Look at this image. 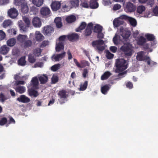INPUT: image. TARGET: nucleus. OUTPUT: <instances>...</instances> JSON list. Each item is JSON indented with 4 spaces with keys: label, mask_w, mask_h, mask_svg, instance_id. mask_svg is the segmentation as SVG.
<instances>
[{
    "label": "nucleus",
    "mask_w": 158,
    "mask_h": 158,
    "mask_svg": "<svg viewBox=\"0 0 158 158\" xmlns=\"http://www.w3.org/2000/svg\"><path fill=\"white\" fill-rule=\"evenodd\" d=\"M6 36L5 33L2 30H0V40L4 39Z\"/></svg>",
    "instance_id": "nucleus-57"
},
{
    "label": "nucleus",
    "mask_w": 158,
    "mask_h": 158,
    "mask_svg": "<svg viewBox=\"0 0 158 158\" xmlns=\"http://www.w3.org/2000/svg\"><path fill=\"white\" fill-rule=\"evenodd\" d=\"M86 26V23L84 22H82L80 26L76 29V32H80L81 30L84 29Z\"/></svg>",
    "instance_id": "nucleus-30"
},
{
    "label": "nucleus",
    "mask_w": 158,
    "mask_h": 158,
    "mask_svg": "<svg viewBox=\"0 0 158 158\" xmlns=\"http://www.w3.org/2000/svg\"><path fill=\"white\" fill-rule=\"evenodd\" d=\"M44 0H32V2L38 7L41 6L43 3Z\"/></svg>",
    "instance_id": "nucleus-39"
},
{
    "label": "nucleus",
    "mask_w": 158,
    "mask_h": 158,
    "mask_svg": "<svg viewBox=\"0 0 158 158\" xmlns=\"http://www.w3.org/2000/svg\"><path fill=\"white\" fill-rule=\"evenodd\" d=\"M130 24L133 27H135L137 25V22L136 20L131 17L129 18L128 20Z\"/></svg>",
    "instance_id": "nucleus-47"
},
{
    "label": "nucleus",
    "mask_w": 158,
    "mask_h": 158,
    "mask_svg": "<svg viewBox=\"0 0 158 158\" xmlns=\"http://www.w3.org/2000/svg\"><path fill=\"white\" fill-rule=\"evenodd\" d=\"M116 69L115 71L118 73L126 69L128 67L127 64L126 63V60L123 59H118L115 63Z\"/></svg>",
    "instance_id": "nucleus-1"
},
{
    "label": "nucleus",
    "mask_w": 158,
    "mask_h": 158,
    "mask_svg": "<svg viewBox=\"0 0 158 158\" xmlns=\"http://www.w3.org/2000/svg\"><path fill=\"white\" fill-rule=\"evenodd\" d=\"M16 92L22 94L25 92L26 89L24 86L18 85L14 88Z\"/></svg>",
    "instance_id": "nucleus-20"
},
{
    "label": "nucleus",
    "mask_w": 158,
    "mask_h": 158,
    "mask_svg": "<svg viewBox=\"0 0 158 158\" xmlns=\"http://www.w3.org/2000/svg\"><path fill=\"white\" fill-rule=\"evenodd\" d=\"M61 64H57L52 66L51 68V70L53 72H55L59 69L60 67Z\"/></svg>",
    "instance_id": "nucleus-42"
},
{
    "label": "nucleus",
    "mask_w": 158,
    "mask_h": 158,
    "mask_svg": "<svg viewBox=\"0 0 158 158\" xmlns=\"http://www.w3.org/2000/svg\"><path fill=\"white\" fill-rule=\"evenodd\" d=\"M65 52H64L60 54H57L54 57L55 60L59 61L60 59H61L65 56Z\"/></svg>",
    "instance_id": "nucleus-27"
},
{
    "label": "nucleus",
    "mask_w": 158,
    "mask_h": 158,
    "mask_svg": "<svg viewBox=\"0 0 158 158\" xmlns=\"http://www.w3.org/2000/svg\"><path fill=\"white\" fill-rule=\"evenodd\" d=\"M76 18L74 15H70L66 18V20L68 23H72L75 21Z\"/></svg>",
    "instance_id": "nucleus-24"
},
{
    "label": "nucleus",
    "mask_w": 158,
    "mask_h": 158,
    "mask_svg": "<svg viewBox=\"0 0 158 158\" xmlns=\"http://www.w3.org/2000/svg\"><path fill=\"white\" fill-rule=\"evenodd\" d=\"M28 60L29 62L31 63H33L36 61V59L35 58L34 56H32V55H29Z\"/></svg>",
    "instance_id": "nucleus-51"
},
{
    "label": "nucleus",
    "mask_w": 158,
    "mask_h": 158,
    "mask_svg": "<svg viewBox=\"0 0 158 158\" xmlns=\"http://www.w3.org/2000/svg\"><path fill=\"white\" fill-rule=\"evenodd\" d=\"M25 57H21L18 60V62L19 65L24 66L25 65L26 63V61L25 60Z\"/></svg>",
    "instance_id": "nucleus-37"
},
{
    "label": "nucleus",
    "mask_w": 158,
    "mask_h": 158,
    "mask_svg": "<svg viewBox=\"0 0 158 158\" xmlns=\"http://www.w3.org/2000/svg\"><path fill=\"white\" fill-rule=\"evenodd\" d=\"M88 86V81H85L83 84H81L80 85L79 90L80 91H84L86 89Z\"/></svg>",
    "instance_id": "nucleus-40"
},
{
    "label": "nucleus",
    "mask_w": 158,
    "mask_h": 158,
    "mask_svg": "<svg viewBox=\"0 0 158 158\" xmlns=\"http://www.w3.org/2000/svg\"><path fill=\"white\" fill-rule=\"evenodd\" d=\"M34 89L31 88L30 89H29L28 90V95L31 97L35 98L37 97L39 94L38 91L36 90H34Z\"/></svg>",
    "instance_id": "nucleus-14"
},
{
    "label": "nucleus",
    "mask_w": 158,
    "mask_h": 158,
    "mask_svg": "<svg viewBox=\"0 0 158 158\" xmlns=\"http://www.w3.org/2000/svg\"><path fill=\"white\" fill-rule=\"evenodd\" d=\"M12 22L10 20H5L3 23V26L4 27L6 28L8 26L12 25Z\"/></svg>",
    "instance_id": "nucleus-32"
},
{
    "label": "nucleus",
    "mask_w": 158,
    "mask_h": 158,
    "mask_svg": "<svg viewBox=\"0 0 158 158\" xmlns=\"http://www.w3.org/2000/svg\"><path fill=\"white\" fill-rule=\"evenodd\" d=\"M153 13L155 15L157 16L158 15V6H156L153 10Z\"/></svg>",
    "instance_id": "nucleus-62"
},
{
    "label": "nucleus",
    "mask_w": 158,
    "mask_h": 158,
    "mask_svg": "<svg viewBox=\"0 0 158 158\" xmlns=\"http://www.w3.org/2000/svg\"><path fill=\"white\" fill-rule=\"evenodd\" d=\"M146 42V39L143 36H140L138 40L137 44L139 45L142 46Z\"/></svg>",
    "instance_id": "nucleus-31"
},
{
    "label": "nucleus",
    "mask_w": 158,
    "mask_h": 158,
    "mask_svg": "<svg viewBox=\"0 0 158 158\" xmlns=\"http://www.w3.org/2000/svg\"><path fill=\"white\" fill-rule=\"evenodd\" d=\"M93 27V24L92 23H88L84 31L85 36H88L91 35L92 32Z\"/></svg>",
    "instance_id": "nucleus-9"
},
{
    "label": "nucleus",
    "mask_w": 158,
    "mask_h": 158,
    "mask_svg": "<svg viewBox=\"0 0 158 158\" xmlns=\"http://www.w3.org/2000/svg\"><path fill=\"white\" fill-rule=\"evenodd\" d=\"M110 51L113 53L116 52L117 50V48L115 46H112L110 48Z\"/></svg>",
    "instance_id": "nucleus-61"
},
{
    "label": "nucleus",
    "mask_w": 158,
    "mask_h": 158,
    "mask_svg": "<svg viewBox=\"0 0 158 158\" xmlns=\"http://www.w3.org/2000/svg\"><path fill=\"white\" fill-rule=\"evenodd\" d=\"M145 37L148 41H152L155 39L154 35L152 34H147L145 35Z\"/></svg>",
    "instance_id": "nucleus-45"
},
{
    "label": "nucleus",
    "mask_w": 158,
    "mask_h": 158,
    "mask_svg": "<svg viewBox=\"0 0 158 158\" xmlns=\"http://www.w3.org/2000/svg\"><path fill=\"white\" fill-rule=\"evenodd\" d=\"M61 3L59 2L55 1L52 2L51 7L53 11H56L58 10L60 7Z\"/></svg>",
    "instance_id": "nucleus-16"
},
{
    "label": "nucleus",
    "mask_w": 158,
    "mask_h": 158,
    "mask_svg": "<svg viewBox=\"0 0 158 158\" xmlns=\"http://www.w3.org/2000/svg\"><path fill=\"white\" fill-rule=\"evenodd\" d=\"M104 43V41L103 40H99L93 41L92 44V46L94 47H96L98 51H102L105 49V47L102 46Z\"/></svg>",
    "instance_id": "nucleus-2"
},
{
    "label": "nucleus",
    "mask_w": 158,
    "mask_h": 158,
    "mask_svg": "<svg viewBox=\"0 0 158 158\" xmlns=\"http://www.w3.org/2000/svg\"><path fill=\"white\" fill-rule=\"evenodd\" d=\"M110 88V85L109 84L106 85L101 88V92L104 94H106Z\"/></svg>",
    "instance_id": "nucleus-23"
},
{
    "label": "nucleus",
    "mask_w": 158,
    "mask_h": 158,
    "mask_svg": "<svg viewBox=\"0 0 158 158\" xmlns=\"http://www.w3.org/2000/svg\"><path fill=\"white\" fill-rule=\"evenodd\" d=\"M43 33L44 35L49 36L54 32V29L51 26L48 25L44 27Z\"/></svg>",
    "instance_id": "nucleus-6"
},
{
    "label": "nucleus",
    "mask_w": 158,
    "mask_h": 158,
    "mask_svg": "<svg viewBox=\"0 0 158 158\" xmlns=\"http://www.w3.org/2000/svg\"><path fill=\"white\" fill-rule=\"evenodd\" d=\"M121 7L120 5L118 4H116L114 5L113 6V10H117L120 9Z\"/></svg>",
    "instance_id": "nucleus-59"
},
{
    "label": "nucleus",
    "mask_w": 158,
    "mask_h": 158,
    "mask_svg": "<svg viewBox=\"0 0 158 158\" xmlns=\"http://www.w3.org/2000/svg\"><path fill=\"white\" fill-rule=\"evenodd\" d=\"M120 50L126 56H131L132 55V49L129 44H124L121 47Z\"/></svg>",
    "instance_id": "nucleus-4"
},
{
    "label": "nucleus",
    "mask_w": 158,
    "mask_h": 158,
    "mask_svg": "<svg viewBox=\"0 0 158 158\" xmlns=\"http://www.w3.org/2000/svg\"><path fill=\"white\" fill-rule=\"evenodd\" d=\"M19 26L20 28V29L24 31H26L27 27V25L25 24L21 21L19 22Z\"/></svg>",
    "instance_id": "nucleus-29"
},
{
    "label": "nucleus",
    "mask_w": 158,
    "mask_h": 158,
    "mask_svg": "<svg viewBox=\"0 0 158 158\" xmlns=\"http://www.w3.org/2000/svg\"><path fill=\"white\" fill-rule=\"evenodd\" d=\"M147 64L150 66H152L156 65V63L151 60L150 57L149 59H148L147 60Z\"/></svg>",
    "instance_id": "nucleus-53"
},
{
    "label": "nucleus",
    "mask_w": 158,
    "mask_h": 158,
    "mask_svg": "<svg viewBox=\"0 0 158 158\" xmlns=\"http://www.w3.org/2000/svg\"><path fill=\"white\" fill-rule=\"evenodd\" d=\"M79 36L77 34L73 33L67 35L68 39L70 41H74L77 40L79 38Z\"/></svg>",
    "instance_id": "nucleus-15"
},
{
    "label": "nucleus",
    "mask_w": 158,
    "mask_h": 158,
    "mask_svg": "<svg viewBox=\"0 0 158 158\" xmlns=\"http://www.w3.org/2000/svg\"><path fill=\"white\" fill-rule=\"evenodd\" d=\"M41 15L44 16H48L50 15L51 11L49 8L47 7H43L40 10Z\"/></svg>",
    "instance_id": "nucleus-11"
},
{
    "label": "nucleus",
    "mask_w": 158,
    "mask_h": 158,
    "mask_svg": "<svg viewBox=\"0 0 158 158\" xmlns=\"http://www.w3.org/2000/svg\"><path fill=\"white\" fill-rule=\"evenodd\" d=\"M42 50L40 48H36L33 52V53L35 56L39 57L41 54Z\"/></svg>",
    "instance_id": "nucleus-41"
},
{
    "label": "nucleus",
    "mask_w": 158,
    "mask_h": 158,
    "mask_svg": "<svg viewBox=\"0 0 158 158\" xmlns=\"http://www.w3.org/2000/svg\"><path fill=\"white\" fill-rule=\"evenodd\" d=\"M111 75V73L109 71L105 72L101 77V79L104 80L107 79Z\"/></svg>",
    "instance_id": "nucleus-35"
},
{
    "label": "nucleus",
    "mask_w": 158,
    "mask_h": 158,
    "mask_svg": "<svg viewBox=\"0 0 158 158\" xmlns=\"http://www.w3.org/2000/svg\"><path fill=\"white\" fill-rule=\"evenodd\" d=\"M54 22L56 24V27L57 28H60L63 26L61 22V19L60 17H56L54 20Z\"/></svg>",
    "instance_id": "nucleus-18"
},
{
    "label": "nucleus",
    "mask_w": 158,
    "mask_h": 158,
    "mask_svg": "<svg viewBox=\"0 0 158 158\" xmlns=\"http://www.w3.org/2000/svg\"><path fill=\"white\" fill-rule=\"evenodd\" d=\"M7 119L6 117H3L0 118V125L3 126L6 123Z\"/></svg>",
    "instance_id": "nucleus-50"
},
{
    "label": "nucleus",
    "mask_w": 158,
    "mask_h": 158,
    "mask_svg": "<svg viewBox=\"0 0 158 158\" xmlns=\"http://www.w3.org/2000/svg\"><path fill=\"white\" fill-rule=\"evenodd\" d=\"M23 20L27 25V27H29L30 26V22L29 19L27 17H24L23 18Z\"/></svg>",
    "instance_id": "nucleus-56"
},
{
    "label": "nucleus",
    "mask_w": 158,
    "mask_h": 158,
    "mask_svg": "<svg viewBox=\"0 0 158 158\" xmlns=\"http://www.w3.org/2000/svg\"><path fill=\"white\" fill-rule=\"evenodd\" d=\"M25 3V0H14V3L17 6H22Z\"/></svg>",
    "instance_id": "nucleus-49"
},
{
    "label": "nucleus",
    "mask_w": 158,
    "mask_h": 158,
    "mask_svg": "<svg viewBox=\"0 0 158 158\" xmlns=\"http://www.w3.org/2000/svg\"><path fill=\"white\" fill-rule=\"evenodd\" d=\"M8 14L10 17L12 19L16 18L18 15V12L15 8H10L8 11Z\"/></svg>",
    "instance_id": "nucleus-7"
},
{
    "label": "nucleus",
    "mask_w": 158,
    "mask_h": 158,
    "mask_svg": "<svg viewBox=\"0 0 158 158\" xmlns=\"http://www.w3.org/2000/svg\"><path fill=\"white\" fill-rule=\"evenodd\" d=\"M49 42L48 40H44L41 44L40 47L43 48L48 45Z\"/></svg>",
    "instance_id": "nucleus-54"
},
{
    "label": "nucleus",
    "mask_w": 158,
    "mask_h": 158,
    "mask_svg": "<svg viewBox=\"0 0 158 158\" xmlns=\"http://www.w3.org/2000/svg\"><path fill=\"white\" fill-rule=\"evenodd\" d=\"M32 24L34 27H40L41 26V22L40 19L38 17L34 18L32 20Z\"/></svg>",
    "instance_id": "nucleus-12"
},
{
    "label": "nucleus",
    "mask_w": 158,
    "mask_h": 158,
    "mask_svg": "<svg viewBox=\"0 0 158 158\" xmlns=\"http://www.w3.org/2000/svg\"><path fill=\"white\" fill-rule=\"evenodd\" d=\"M145 10V7L143 6H138L137 8V12L139 14H141Z\"/></svg>",
    "instance_id": "nucleus-44"
},
{
    "label": "nucleus",
    "mask_w": 158,
    "mask_h": 158,
    "mask_svg": "<svg viewBox=\"0 0 158 158\" xmlns=\"http://www.w3.org/2000/svg\"><path fill=\"white\" fill-rule=\"evenodd\" d=\"M17 100L19 102L23 103L29 102L30 100L29 98L24 95H22L17 98Z\"/></svg>",
    "instance_id": "nucleus-10"
},
{
    "label": "nucleus",
    "mask_w": 158,
    "mask_h": 158,
    "mask_svg": "<svg viewBox=\"0 0 158 158\" xmlns=\"http://www.w3.org/2000/svg\"><path fill=\"white\" fill-rule=\"evenodd\" d=\"M21 12L24 14H27L29 11V8L27 3L21 6Z\"/></svg>",
    "instance_id": "nucleus-22"
},
{
    "label": "nucleus",
    "mask_w": 158,
    "mask_h": 158,
    "mask_svg": "<svg viewBox=\"0 0 158 158\" xmlns=\"http://www.w3.org/2000/svg\"><path fill=\"white\" fill-rule=\"evenodd\" d=\"M99 6L97 2H90L89 7L90 8L95 9L97 8Z\"/></svg>",
    "instance_id": "nucleus-38"
},
{
    "label": "nucleus",
    "mask_w": 158,
    "mask_h": 158,
    "mask_svg": "<svg viewBox=\"0 0 158 158\" xmlns=\"http://www.w3.org/2000/svg\"><path fill=\"white\" fill-rule=\"evenodd\" d=\"M136 6L130 2H127L125 10L126 12H132L135 11Z\"/></svg>",
    "instance_id": "nucleus-8"
},
{
    "label": "nucleus",
    "mask_w": 158,
    "mask_h": 158,
    "mask_svg": "<svg viewBox=\"0 0 158 158\" xmlns=\"http://www.w3.org/2000/svg\"><path fill=\"white\" fill-rule=\"evenodd\" d=\"M10 48L6 45H3L0 48V53L5 55L9 51Z\"/></svg>",
    "instance_id": "nucleus-17"
},
{
    "label": "nucleus",
    "mask_w": 158,
    "mask_h": 158,
    "mask_svg": "<svg viewBox=\"0 0 158 158\" xmlns=\"http://www.w3.org/2000/svg\"><path fill=\"white\" fill-rule=\"evenodd\" d=\"M32 44V41L31 40H25L23 44V46L25 48H26L31 47Z\"/></svg>",
    "instance_id": "nucleus-33"
},
{
    "label": "nucleus",
    "mask_w": 158,
    "mask_h": 158,
    "mask_svg": "<svg viewBox=\"0 0 158 158\" xmlns=\"http://www.w3.org/2000/svg\"><path fill=\"white\" fill-rule=\"evenodd\" d=\"M103 3L105 5H110L111 3L110 0H103Z\"/></svg>",
    "instance_id": "nucleus-60"
},
{
    "label": "nucleus",
    "mask_w": 158,
    "mask_h": 158,
    "mask_svg": "<svg viewBox=\"0 0 158 158\" xmlns=\"http://www.w3.org/2000/svg\"><path fill=\"white\" fill-rule=\"evenodd\" d=\"M123 23L124 21L118 18L115 19L113 22V25L116 27L123 24Z\"/></svg>",
    "instance_id": "nucleus-21"
},
{
    "label": "nucleus",
    "mask_w": 158,
    "mask_h": 158,
    "mask_svg": "<svg viewBox=\"0 0 158 158\" xmlns=\"http://www.w3.org/2000/svg\"><path fill=\"white\" fill-rule=\"evenodd\" d=\"M64 48V46L63 42H60L57 44H56V50L57 52H59Z\"/></svg>",
    "instance_id": "nucleus-25"
},
{
    "label": "nucleus",
    "mask_w": 158,
    "mask_h": 158,
    "mask_svg": "<svg viewBox=\"0 0 158 158\" xmlns=\"http://www.w3.org/2000/svg\"><path fill=\"white\" fill-rule=\"evenodd\" d=\"M81 5L83 7L85 8H89V5L86 2H84L81 4Z\"/></svg>",
    "instance_id": "nucleus-64"
},
{
    "label": "nucleus",
    "mask_w": 158,
    "mask_h": 158,
    "mask_svg": "<svg viewBox=\"0 0 158 158\" xmlns=\"http://www.w3.org/2000/svg\"><path fill=\"white\" fill-rule=\"evenodd\" d=\"M126 85L127 88H129L130 89L132 88L133 86L132 83L130 81L127 82L126 84Z\"/></svg>",
    "instance_id": "nucleus-63"
},
{
    "label": "nucleus",
    "mask_w": 158,
    "mask_h": 158,
    "mask_svg": "<svg viewBox=\"0 0 158 158\" xmlns=\"http://www.w3.org/2000/svg\"><path fill=\"white\" fill-rule=\"evenodd\" d=\"M79 0H70V3L72 6L74 7L79 6Z\"/></svg>",
    "instance_id": "nucleus-46"
},
{
    "label": "nucleus",
    "mask_w": 158,
    "mask_h": 158,
    "mask_svg": "<svg viewBox=\"0 0 158 158\" xmlns=\"http://www.w3.org/2000/svg\"><path fill=\"white\" fill-rule=\"evenodd\" d=\"M59 80L58 77L57 76H53L52 78V84H55L57 83Z\"/></svg>",
    "instance_id": "nucleus-52"
},
{
    "label": "nucleus",
    "mask_w": 158,
    "mask_h": 158,
    "mask_svg": "<svg viewBox=\"0 0 158 158\" xmlns=\"http://www.w3.org/2000/svg\"><path fill=\"white\" fill-rule=\"evenodd\" d=\"M58 95L60 99H62L60 100L59 99V102L60 104H62L65 102L64 99L67 98L69 96L68 92L64 89L60 90L58 94Z\"/></svg>",
    "instance_id": "nucleus-3"
},
{
    "label": "nucleus",
    "mask_w": 158,
    "mask_h": 158,
    "mask_svg": "<svg viewBox=\"0 0 158 158\" xmlns=\"http://www.w3.org/2000/svg\"><path fill=\"white\" fill-rule=\"evenodd\" d=\"M119 36L117 34H115L113 38V41L114 44L116 45H118L119 43V40L118 39Z\"/></svg>",
    "instance_id": "nucleus-48"
},
{
    "label": "nucleus",
    "mask_w": 158,
    "mask_h": 158,
    "mask_svg": "<svg viewBox=\"0 0 158 158\" xmlns=\"http://www.w3.org/2000/svg\"><path fill=\"white\" fill-rule=\"evenodd\" d=\"M44 38V36L40 32H39L38 34L36 33L35 39L37 41H41Z\"/></svg>",
    "instance_id": "nucleus-43"
},
{
    "label": "nucleus",
    "mask_w": 158,
    "mask_h": 158,
    "mask_svg": "<svg viewBox=\"0 0 158 158\" xmlns=\"http://www.w3.org/2000/svg\"><path fill=\"white\" fill-rule=\"evenodd\" d=\"M39 79L41 84H45L48 81V77L46 74H44L39 77Z\"/></svg>",
    "instance_id": "nucleus-19"
},
{
    "label": "nucleus",
    "mask_w": 158,
    "mask_h": 158,
    "mask_svg": "<svg viewBox=\"0 0 158 158\" xmlns=\"http://www.w3.org/2000/svg\"><path fill=\"white\" fill-rule=\"evenodd\" d=\"M136 58L139 61H146L148 59H149V56H145V52L141 51L137 53Z\"/></svg>",
    "instance_id": "nucleus-5"
},
{
    "label": "nucleus",
    "mask_w": 158,
    "mask_h": 158,
    "mask_svg": "<svg viewBox=\"0 0 158 158\" xmlns=\"http://www.w3.org/2000/svg\"><path fill=\"white\" fill-rule=\"evenodd\" d=\"M27 37L26 35H23L19 34L18 36L17 39L21 43H23L26 40Z\"/></svg>",
    "instance_id": "nucleus-26"
},
{
    "label": "nucleus",
    "mask_w": 158,
    "mask_h": 158,
    "mask_svg": "<svg viewBox=\"0 0 158 158\" xmlns=\"http://www.w3.org/2000/svg\"><path fill=\"white\" fill-rule=\"evenodd\" d=\"M8 98L6 97L3 94L0 93V100L1 102H4Z\"/></svg>",
    "instance_id": "nucleus-55"
},
{
    "label": "nucleus",
    "mask_w": 158,
    "mask_h": 158,
    "mask_svg": "<svg viewBox=\"0 0 158 158\" xmlns=\"http://www.w3.org/2000/svg\"><path fill=\"white\" fill-rule=\"evenodd\" d=\"M102 27L99 25L97 24L94 27V32L95 33L102 32Z\"/></svg>",
    "instance_id": "nucleus-34"
},
{
    "label": "nucleus",
    "mask_w": 158,
    "mask_h": 158,
    "mask_svg": "<svg viewBox=\"0 0 158 158\" xmlns=\"http://www.w3.org/2000/svg\"><path fill=\"white\" fill-rule=\"evenodd\" d=\"M16 40L15 39L12 38L6 42L8 46L10 47L14 46L15 44Z\"/></svg>",
    "instance_id": "nucleus-28"
},
{
    "label": "nucleus",
    "mask_w": 158,
    "mask_h": 158,
    "mask_svg": "<svg viewBox=\"0 0 158 158\" xmlns=\"http://www.w3.org/2000/svg\"><path fill=\"white\" fill-rule=\"evenodd\" d=\"M106 57L107 59H111L113 57L114 55L108 51L106 53Z\"/></svg>",
    "instance_id": "nucleus-58"
},
{
    "label": "nucleus",
    "mask_w": 158,
    "mask_h": 158,
    "mask_svg": "<svg viewBox=\"0 0 158 158\" xmlns=\"http://www.w3.org/2000/svg\"><path fill=\"white\" fill-rule=\"evenodd\" d=\"M120 35L123 37V39H128L130 35V34L128 32L125 31H121L120 33Z\"/></svg>",
    "instance_id": "nucleus-36"
},
{
    "label": "nucleus",
    "mask_w": 158,
    "mask_h": 158,
    "mask_svg": "<svg viewBox=\"0 0 158 158\" xmlns=\"http://www.w3.org/2000/svg\"><path fill=\"white\" fill-rule=\"evenodd\" d=\"M39 84L38 80L37 77H34L32 78L30 86L31 88L34 89H37Z\"/></svg>",
    "instance_id": "nucleus-13"
}]
</instances>
